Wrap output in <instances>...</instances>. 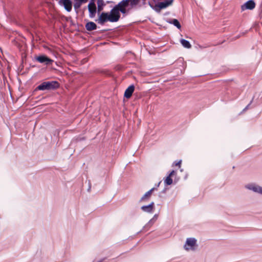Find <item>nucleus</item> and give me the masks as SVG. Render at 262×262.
I'll use <instances>...</instances> for the list:
<instances>
[{"instance_id": "1", "label": "nucleus", "mask_w": 262, "mask_h": 262, "mask_svg": "<svg viewBox=\"0 0 262 262\" xmlns=\"http://www.w3.org/2000/svg\"><path fill=\"white\" fill-rule=\"evenodd\" d=\"M59 86V84L57 81H45L38 85L36 88V90H53L57 89Z\"/></svg>"}, {"instance_id": "2", "label": "nucleus", "mask_w": 262, "mask_h": 262, "mask_svg": "<svg viewBox=\"0 0 262 262\" xmlns=\"http://www.w3.org/2000/svg\"><path fill=\"white\" fill-rule=\"evenodd\" d=\"M162 2H159L156 5H154L152 2H148L149 6L157 12H160L161 9L171 5L173 0H162Z\"/></svg>"}, {"instance_id": "3", "label": "nucleus", "mask_w": 262, "mask_h": 262, "mask_svg": "<svg viewBox=\"0 0 262 262\" xmlns=\"http://www.w3.org/2000/svg\"><path fill=\"white\" fill-rule=\"evenodd\" d=\"M196 242L197 241L194 238H187L186 239L185 244L184 246V248L187 251H194L198 247Z\"/></svg>"}, {"instance_id": "4", "label": "nucleus", "mask_w": 262, "mask_h": 262, "mask_svg": "<svg viewBox=\"0 0 262 262\" xmlns=\"http://www.w3.org/2000/svg\"><path fill=\"white\" fill-rule=\"evenodd\" d=\"M246 189L262 195V187L255 183H250L245 185Z\"/></svg>"}, {"instance_id": "5", "label": "nucleus", "mask_w": 262, "mask_h": 262, "mask_svg": "<svg viewBox=\"0 0 262 262\" xmlns=\"http://www.w3.org/2000/svg\"><path fill=\"white\" fill-rule=\"evenodd\" d=\"M109 15L111 18V22H117L119 20L120 13H119V8L116 5L111 10Z\"/></svg>"}, {"instance_id": "6", "label": "nucleus", "mask_w": 262, "mask_h": 262, "mask_svg": "<svg viewBox=\"0 0 262 262\" xmlns=\"http://www.w3.org/2000/svg\"><path fill=\"white\" fill-rule=\"evenodd\" d=\"M98 18L95 19V21L98 24L102 25L107 21H110L111 22V18L109 15L108 12H100V14H98Z\"/></svg>"}, {"instance_id": "7", "label": "nucleus", "mask_w": 262, "mask_h": 262, "mask_svg": "<svg viewBox=\"0 0 262 262\" xmlns=\"http://www.w3.org/2000/svg\"><path fill=\"white\" fill-rule=\"evenodd\" d=\"M36 60L41 63H44L46 65H50L53 62V60L49 58L47 56L42 55L37 56L35 58Z\"/></svg>"}, {"instance_id": "8", "label": "nucleus", "mask_w": 262, "mask_h": 262, "mask_svg": "<svg viewBox=\"0 0 262 262\" xmlns=\"http://www.w3.org/2000/svg\"><path fill=\"white\" fill-rule=\"evenodd\" d=\"M58 3L60 5L63 6L68 12L71 11L72 9V2L71 0H59Z\"/></svg>"}, {"instance_id": "9", "label": "nucleus", "mask_w": 262, "mask_h": 262, "mask_svg": "<svg viewBox=\"0 0 262 262\" xmlns=\"http://www.w3.org/2000/svg\"><path fill=\"white\" fill-rule=\"evenodd\" d=\"M255 7V3L253 0H249L245 3L241 7L242 11H244L246 9L252 10Z\"/></svg>"}, {"instance_id": "10", "label": "nucleus", "mask_w": 262, "mask_h": 262, "mask_svg": "<svg viewBox=\"0 0 262 262\" xmlns=\"http://www.w3.org/2000/svg\"><path fill=\"white\" fill-rule=\"evenodd\" d=\"M154 208L155 203L154 202H152L148 205L142 206L141 207V209L145 212L152 213L154 211Z\"/></svg>"}, {"instance_id": "11", "label": "nucleus", "mask_w": 262, "mask_h": 262, "mask_svg": "<svg viewBox=\"0 0 262 262\" xmlns=\"http://www.w3.org/2000/svg\"><path fill=\"white\" fill-rule=\"evenodd\" d=\"M155 189H156V188L154 187V188H151V189H150L147 192H146L143 195V196L140 199L139 202H147V201H148L150 199L152 192Z\"/></svg>"}, {"instance_id": "12", "label": "nucleus", "mask_w": 262, "mask_h": 262, "mask_svg": "<svg viewBox=\"0 0 262 262\" xmlns=\"http://www.w3.org/2000/svg\"><path fill=\"white\" fill-rule=\"evenodd\" d=\"M89 0H74V8L76 13L82 5L86 3Z\"/></svg>"}, {"instance_id": "13", "label": "nucleus", "mask_w": 262, "mask_h": 262, "mask_svg": "<svg viewBox=\"0 0 262 262\" xmlns=\"http://www.w3.org/2000/svg\"><path fill=\"white\" fill-rule=\"evenodd\" d=\"M135 90V86L134 85H131L128 86L125 90L124 94V96L128 99L132 96Z\"/></svg>"}, {"instance_id": "14", "label": "nucleus", "mask_w": 262, "mask_h": 262, "mask_svg": "<svg viewBox=\"0 0 262 262\" xmlns=\"http://www.w3.org/2000/svg\"><path fill=\"white\" fill-rule=\"evenodd\" d=\"M97 13L98 14H100V13L103 10V8L106 5V4L104 3L103 0H97Z\"/></svg>"}, {"instance_id": "15", "label": "nucleus", "mask_w": 262, "mask_h": 262, "mask_svg": "<svg viewBox=\"0 0 262 262\" xmlns=\"http://www.w3.org/2000/svg\"><path fill=\"white\" fill-rule=\"evenodd\" d=\"M85 28L88 31H91L97 29V25L92 21L88 22L85 25Z\"/></svg>"}, {"instance_id": "16", "label": "nucleus", "mask_w": 262, "mask_h": 262, "mask_svg": "<svg viewBox=\"0 0 262 262\" xmlns=\"http://www.w3.org/2000/svg\"><path fill=\"white\" fill-rule=\"evenodd\" d=\"M89 17L90 18H94L97 12V8L96 7L89 8Z\"/></svg>"}, {"instance_id": "17", "label": "nucleus", "mask_w": 262, "mask_h": 262, "mask_svg": "<svg viewBox=\"0 0 262 262\" xmlns=\"http://www.w3.org/2000/svg\"><path fill=\"white\" fill-rule=\"evenodd\" d=\"M180 42L184 48L190 49L191 47V44L187 40H185L184 39H181L180 40Z\"/></svg>"}, {"instance_id": "18", "label": "nucleus", "mask_w": 262, "mask_h": 262, "mask_svg": "<svg viewBox=\"0 0 262 262\" xmlns=\"http://www.w3.org/2000/svg\"><path fill=\"white\" fill-rule=\"evenodd\" d=\"M169 23L173 25L174 26H176L178 29H180L181 27V25H180L179 21L177 19H171L169 21Z\"/></svg>"}, {"instance_id": "19", "label": "nucleus", "mask_w": 262, "mask_h": 262, "mask_svg": "<svg viewBox=\"0 0 262 262\" xmlns=\"http://www.w3.org/2000/svg\"><path fill=\"white\" fill-rule=\"evenodd\" d=\"M155 222L154 219H151L144 227L143 229L149 228Z\"/></svg>"}, {"instance_id": "20", "label": "nucleus", "mask_w": 262, "mask_h": 262, "mask_svg": "<svg viewBox=\"0 0 262 262\" xmlns=\"http://www.w3.org/2000/svg\"><path fill=\"white\" fill-rule=\"evenodd\" d=\"M164 183L167 185H170L172 183V179L170 177H167L164 181Z\"/></svg>"}, {"instance_id": "21", "label": "nucleus", "mask_w": 262, "mask_h": 262, "mask_svg": "<svg viewBox=\"0 0 262 262\" xmlns=\"http://www.w3.org/2000/svg\"><path fill=\"white\" fill-rule=\"evenodd\" d=\"M96 7L94 0H91L88 6V8Z\"/></svg>"}, {"instance_id": "22", "label": "nucleus", "mask_w": 262, "mask_h": 262, "mask_svg": "<svg viewBox=\"0 0 262 262\" xmlns=\"http://www.w3.org/2000/svg\"><path fill=\"white\" fill-rule=\"evenodd\" d=\"M119 13L120 12H121L122 14H125L127 12V10H126V9H121V8H119Z\"/></svg>"}, {"instance_id": "23", "label": "nucleus", "mask_w": 262, "mask_h": 262, "mask_svg": "<svg viewBox=\"0 0 262 262\" xmlns=\"http://www.w3.org/2000/svg\"><path fill=\"white\" fill-rule=\"evenodd\" d=\"M175 173V171L174 170H172L170 173L169 174V176L168 177H172L174 174Z\"/></svg>"}, {"instance_id": "24", "label": "nucleus", "mask_w": 262, "mask_h": 262, "mask_svg": "<svg viewBox=\"0 0 262 262\" xmlns=\"http://www.w3.org/2000/svg\"><path fill=\"white\" fill-rule=\"evenodd\" d=\"M181 162H182V161L180 160L179 161H178V162L175 163V165L176 166H179V167H180V165L181 164Z\"/></svg>"}, {"instance_id": "25", "label": "nucleus", "mask_w": 262, "mask_h": 262, "mask_svg": "<svg viewBox=\"0 0 262 262\" xmlns=\"http://www.w3.org/2000/svg\"><path fill=\"white\" fill-rule=\"evenodd\" d=\"M251 103H252V101H251L250 103L243 110V111H245L246 110H247Z\"/></svg>"}, {"instance_id": "26", "label": "nucleus", "mask_w": 262, "mask_h": 262, "mask_svg": "<svg viewBox=\"0 0 262 262\" xmlns=\"http://www.w3.org/2000/svg\"><path fill=\"white\" fill-rule=\"evenodd\" d=\"M157 217H158V215L157 214H155L154 216V217H153V218L152 219H154V220L155 221L157 219Z\"/></svg>"}, {"instance_id": "27", "label": "nucleus", "mask_w": 262, "mask_h": 262, "mask_svg": "<svg viewBox=\"0 0 262 262\" xmlns=\"http://www.w3.org/2000/svg\"><path fill=\"white\" fill-rule=\"evenodd\" d=\"M105 259V258L101 259L99 260L98 262H104V260Z\"/></svg>"}, {"instance_id": "28", "label": "nucleus", "mask_w": 262, "mask_h": 262, "mask_svg": "<svg viewBox=\"0 0 262 262\" xmlns=\"http://www.w3.org/2000/svg\"><path fill=\"white\" fill-rule=\"evenodd\" d=\"M160 183H161V182H160L157 184V186H158V187L160 185Z\"/></svg>"}, {"instance_id": "29", "label": "nucleus", "mask_w": 262, "mask_h": 262, "mask_svg": "<svg viewBox=\"0 0 262 262\" xmlns=\"http://www.w3.org/2000/svg\"><path fill=\"white\" fill-rule=\"evenodd\" d=\"M90 189H91V186L90 185V186H89V189H88V190L89 191V190H90Z\"/></svg>"}]
</instances>
